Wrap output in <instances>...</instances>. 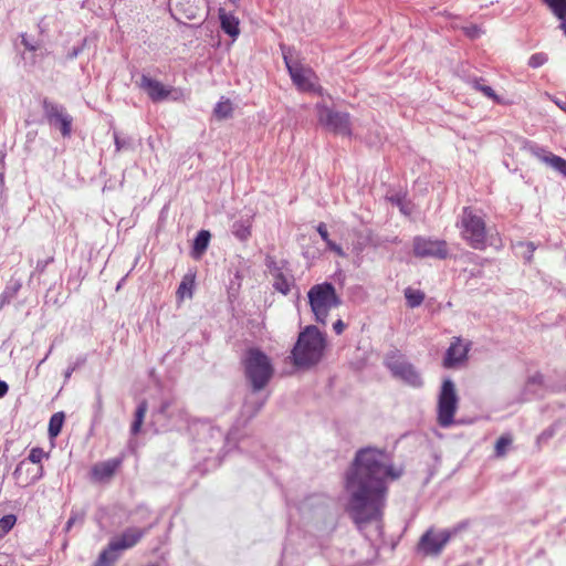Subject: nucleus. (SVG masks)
<instances>
[{
  "label": "nucleus",
  "mask_w": 566,
  "mask_h": 566,
  "mask_svg": "<svg viewBox=\"0 0 566 566\" xmlns=\"http://www.w3.org/2000/svg\"><path fill=\"white\" fill-rule=\"evenodd\" d=\"M513 439L510 434L501 436L495 443V455L502 458L506 454L507 449L511 447Z\"/></svg>",
  "instance_id": "obj_26"
},
{
  "label": "nucleus",
  "mask_w": 566,
  "mask_h": 566,
  "mask_svg": "<svg viewBox=\"0 0 566 566\" xmlns=\"http://www.w3.org/2000/svg\"><path fill=\"white\" fill-rule=\"evenodd\" d=\"M400 475L401 470L394 468L390 457L381 450L369 448L356 454L346 474L348 499L345 511L361 532L369 524H375L376 533H379L387 481Z\"/></svg>",
  "instance_id": "obj_1"
},
{
  "label": "nucleus",
  "mask_w": 566,
  "mask_h": 566,
  "mask_svg": "<svg viewBox=\"0 0 566 566\" xmlns=\"http://www.w3.org/2000/svg\"><path fill=\"white\" fill-rule=\"evenodd\" d=\"M211 234L207 230H201L195 238L191 254L195 259H199L207 250Z\"/></svg>",
  "instance_id": "obj_19"
},
{
  "label": "nucleus",
  "mask_w": 566,
  "mask_h": 566,
  "mask_svg": "<svg viewBox=\"0 0 566 566\" xmlns=\"http://www.w3.org/2000/svg\"><path fill=\"white\" fill-rule=\"evenodd\" d=\"M471 83H472L473 88H475L476 91H480L486 97H489V98H491L493 101H497L499 99L497 95L495 94L493 88L491 86H489V85L483 84L481 80L474 78Z\"/></svg>",
  "instance_id": "obj_30"
},
{
  "label": "nucleus",
  "mask_w": 566,
  "mask_h": 566,
  "mask_svg": "<svg viewBox=\"0 0 566 566\" xmlns=\"http://www.w3.org/2000/svg\"><path fill=\"white\" fill-rule=\"evenodd\" d=\"M548 96L560 109L566 112V103H563L559 99L553 98L551 95H548Z\"/></svg>",
  "instance_id": "obj_42"
},
{
  "label": "nucleus",
  "mask_w": 566,
  "mask_h": 566,
  "mask_svg": "<svg viewBox=\"0 0 566 566\" xmlns=\"http://www.w3.org/2000/svg\"><path fill=\"white\" fill-rule=\"evenodd\" d=\"M146 412H147V402L142 401L136 409L135 419L132 423L130 431L133 434H137L140 431Z\"/></svg>",
  "instance_id": "obj_24"
},
{
  "label": "nucleus",
  "mask_w": 566,
  "mask_h": 566,
  "mask_svg": "<svg viewBox=\"0 0 566 566\" xmlns=\"http://www.w3.org/2000/svg\"><path fill=\"white\" fill-rule=\"evenodd\" d=\"M317 119L325 129L343 135L350 136V117L348 113L337 112L324 104L316 105Z\"/></svg>",
  "instance_id": "obj_7"
},
{
  "label": "nucleus",
  "mask_w": 566,
  "mask_h": 566,
  "mask_svg": "<svg viewBox=\"0 0 566 566\" xmlns=\"http://www.w3.org/2000/svg\"><path fill=\"white\" fill-rule=\"evenodd\" d=\"M117 552L116 548L112 547V543H109L108 547L101 553L94 566H113L118 559Z\"/></svg>",
  "instance_id": "obj_22"
},
{
  "label": "nucleus",
  "mask_w": 566,
  "mask_h": 566,
  "mask_svg": "<svg viewBox=\"0 0 566 566\" xmlns=\"http://www.w3.org/2000/svg\"><path fill=\"white\" fill-rule=\"evenodd\" d=\"M64 422V415L62 412L54 413L49 422V436L55 438L60 434Z\"/></svg>",
  "instance_id": "obj_25"
},
{
  "label": "nucleus",
  "mask_w": 566,
  "mask_h": 566,
  "mask_svg": "<svg viewBox=\"0 0 566 566\" xmlns=\"http://www.w3.org/2000/svg\"><path fill=\"white\" fill-rule=\"evenodd\" d=\"M317 232L319 233L321 238L326 242L328 243V241H331L329 239V235H328V231H327V228H326V224L321 222L318 226H317Z\"/></svg>",
  "instance_id": "obj_35"
},
{
  "label": "nucleus",
  "mask_w": 566,
  "mask_h": 566,
  "mask_svg": "<svg viewBox=\"0 0 566 566\" xmlns=\"http://www.w3.org/2000/svg\"><path fill=\"white\" fill-rule=\"evenodd\" d=\"M541 380H542V376H539V375L534 376V377L532 378V381H534V382H535V381H538V382H539Z\"/></svg>",
  "instance_id": "obj_48"
},
{
  "label": "nucleus",
  "mask_w": 566,
  "mask_h": 566,
  "mask_svg": "<svg viewBox=\"0 0 566 566\" xmlns=\"http://www.w3.org/2000/svg\"><path fill=\"white\" fill-rule=\"evenodd\" d=\"M334 331L336 332V334H342L344 328H345V324L338 319L337 322L334 323Z\"/></svg>",
  "instance_id": "obj_38"
},
{
  "label": "nucleus",
  "mask_w": 566,
  "mask_h": 566,
  "mask_svg": "<svg viewBox=\"0 0 566 566\" xmlns=\"http://www.w3.org/2000/svg\"><path fill=\"white\" fill-rule=\"evenodd\" d=\"M405 297L409 307H418L424 300V293L420 290H413L411 287H407L405 290Z\"/></svg>",
  "instance_id": "obj_23"
},
{
  "label": "nucleus",
  "mask_w": 566,
  "mask_h": 566,
  "mask_svg": "<svg viewBox=\"0 0 566 566\" xmlns=\"http://www.w3.org/2000/svg\"><path fill=\"white\" fill-rule=\"evenodd\" d=\"M283 57L291 78L298 90L304 92L317 91L315 84L316 77L311 69L293 63L285 51H283Z\"/></svg>",
  "instance_id": "obj_10"
},
{
  "label": "nucleus",
  "mask_w": 566,
  "mask_h": 566,
  "mask_svg": "<svg viewBox=\"0 0 566 566\" xmlns=\"http://www.w3.org/2000/svg\"><path fill=\"white\" fill-rule=\"evenodd\" d=\"M458 401L455 385L451 379H446L442 382L438 399V422L441 427L448 428L453 423Z\"/></svg>",
  "instance_id": "obj_6"
},
{
  "label": "nucleus",
  "mask_w": 566,
  "mask_h": 566,
  "mask_svg": "<svg viewBox=\"0 0 566 566\" xmlns=\"http://www.w3.org/2000/svg\"><path fill=\"white\" fill-rule=\"evenodd\" d=\"M458 227L461 238L475 250H484L489 242V230L483 216L471 207H464Z\"/></svg>",
  "instance_id": "obj_3"
},
{
  "label": "nucleus",
  "mask_w": 566,
  "mask_h": 566,
  "mask_svg": "<svg viewBox=\"0 0 566 566\" xmlns=\"http://www.w3.org/2000/svg\"><path fill=\"white\" fill-rule=\"evenodd\" d=\"M468 352L469 344H463L459 337H455L447 350L444 366L451 368L462 363L467 358Z\"/></svg>",
  "instance_id": "obj_14"
},
{
  "label": "nucleus",
  "mask_w": 566,
  "mask_h": 566,
  "mask_svg": "<svg viewBox=\"0 0 566 566\" xmlns=\"http://www.w3.org/2000/svg\"><path fill=\"white\" fill-rule=\"evenodd\" d=\"M21 465H22V463L19 467H17L15 472H18L20 470Z\"/></svg>",
  "instance_id": "obj_50"
},
{
  "label": "nucleus",
  "mask_w": 566,
  "mask_h": 566,
  "mask_svg": "<svg viewBox=\"0 0 566 566\" xmlns=\"http://www.w3.org/2000/svg\"><path fill=\"white\" fill-rule=\"evenodd\" d=\"M17 522V517L13 514H8L0 518V538L9 533Z\"/></svg>",
  "instance_id": "obj_29"
},
{
  "label": "nucleus",
  "mask_w": 566,
  "mask_h": 566,
  "mask_svg": "<svg viewBox=\"0 0 566 566\" xmlns=\"http://www.w3.org/2000/svg\"><path fill=\"white\" fill-rule=\"evenodd\" d=\"M327 248L329 250H332L333 252H335L337 255L339 256H345V252L343 250V248L338 244H336L334 241H328V243H326Z\"/></svg>",
  "instance_id": "obj_36"
},
{
  "label": "nucleus",
  "mask_w": 566,
  "mask_h": 566,
  "mask_svg": "<svg viewBox=\"0 0 566 566\" xmlns=\"http://www.w3.org/2000/svg\"><path fill=\"white\" fill-rule=\"evenodd\" d=\"M252 221L250 218L245 220H238L232 226V233L240 241H247L251 235Z\"/></svg>",
  "instance_id": "obj_21"
},
{
  "label": "nucleus",
  "mask_w": 566,
  "mask_h": 566,
  "mask_svg": "<svg viewBox=\"0 0 566 566\" xmlns=\"http://www.w3.org/2000/svg\"><path fill=\"white\" fill-rule=\"evenodd\" d=\"M84 514L82 512H73L65 525V531L69 532L75 523H82Z\"/></svg>",
  "instance_id": "obj_33"
},
{
  "label": "nucleus",
  "mask_w": 566,
  "mask_h": 566,
  "mask_svg": "<svg viewBox=\"0 0 566 566\" xmlns=\"http://www.w3.org/2000/svg\"><path fill=\"white\" fill-rule=\"evenodd\" d=\"M263 405H264V401L258 402L256 407L253 408V410H252V415H255L262 408Z\"/></svg>",
  "instance_id": "obj_47"
},
{
  "label": "nucleus",
  "mask_w": 566,
  "mask_h": 566,
  "mask_svg": "<svg viewBox=\"0 0 566 566\" xmlns=\"http://www.w3.org/2000/svg\"><path fill=\"white\" fill-rule=\"evenodd\" d=\"M558 20H560L559 28L564 31V34L566 35V12L563 13V17H556Z\"/></svg>",
  "instance_id": "obj_40"
},
{
  "label": "nucleus",
  "mask_w": 566,
  "mask_h": 566,
  "mask_svg": "<svg viewBox=\"0 0 566 566\" xmlns=\"http://www.w3.org/2000/svg\"><path fill=\"white\" fill-rule=\"evenodd\" d=\"M325 346V335L314 325L306 326L300 333L292 350L294 365L297 367H311L316 365L324 355Z\"/></svg>",
  "instance_id": "obj_2"
},
{
  "label": "nucleus",
  "mask_w": 566,
  "mask_h": 566,
  "mask_svg": "<svg viewBox=\"0 0 566 566\" xmlns=\"http://www.w3.org/2000/svg\"><path fill=\"white\" fill-rule=\"evenodd\" d=\"M192 286H193V276L186 275L181 281L177 294L180 298L191 297L192 296Z\"/></svg>",
  "instance_id": "obj_27"
},
{
  "label": "nucleus",
  "mask_w": 566,
  "mask_h": 566,
  "mask_svg": "<svg viewBox=\"0 0 566 566\" xmlns=\"http://www.w3.org/2000/svg\"><path fill=\"white\" fill-rule=\"evenodd\" d=\"M247 379L253 391L262 390L273 376V366L270 358L260 349L251 348L243 360Z\"/></svg>",
  "instance_id": "obj_4"
},
{
  "label": "nucleus",
  "mask_w": 566,
  "mask_h": 566,
  "mask_svg": "<svg viewBox=\"0 0 566 566\" xmlns=\"http://www.w3.org/2000/svg\"><path fill=\"white\" fill-rule=\"evenodd\" d=\"M531 151L533 156H535L538 160L545 163L547 166L552 167L566 177V160L564 158L556 156L541 147H533Z\"/></svg>",
  "instance_id": "obj_16"
},
{
  "label": "nucleus",
  "mask_w": 566,
  "mask_h": 566,
  "mask_svg": "<svg viewBox=\"0 0 566 566\" xmlns=\"http://www.w3.org/2000/svg\"><path fill=\"white\" fill-rule=\"evenodd\" d=\"M44 112L52 125L59 126L61 134L64 137L71 135L72 132V116L66 113L65 108L61 105L44 102Z\"/></svg>",
  "instance_id": "obj_12"
},
{
  "label": "nucleus",
  "mask_w": 566,
  "mask_h": 566,
  "mask_svg": "<svg viewBox=\"0 0 566 566\" xmlns=\"http://www.w3.org/2000/svg\"><path fill=\"white\" fill-rule=\"evenodd\" d=\"M122 462V458H114L96 463L92 468L93 479L98 482L109 480L114 475L116 470L120 467Z\"/></svg>",
  "instance_id": "obj_15"
},
{
  "label": "nucleus",
  "mask_w": 566,
  "mask_h": 566,
  "mask_svg": "<svg viewBox=\"0 0 566 566\" xmlns=\"http://www.w3.org/2000/svg\"><path fill=\"white\" fill-rule=\"evenodd\" d=\"M139 87L143 88L154 102L163 101L171 93L170 88H167L163 83L147 75L140 77Z\"/></svg>",
  "instance_id": "obj_13"
},
{
  "label": "nucleus",
  "mask_w": 566,
  "mask_h": 566,
  "mask_svg": "<svg viewBox=\"0 0 566 566\" xmlns=\"http://www.w3.org/2000/svg\"><path fill=\"white\" fill-rule=\"evenodd\" d=\"M22 43L24 44V46L30 50V51H34L35 50V46L31 45V43H29L24 38L22 39Z\"/></svg>",
  "instance_id": "obj_46"
},
{
  "label": "nucleus",
  "mask_w": 566,
  "mask_h": 566,
  "mask_svg": "<svg viewBox=\"0 0 566 566\" xmlns=\"http://www.w3.org/2000/svg\"><path fill=\"white\" fill-rule=\"evenodd\" d=\"M307 297L316 322L322 324H326L329 311L340 303L335 287L327 282L313 285L307 293Z\"/></svg>",
  "instance_id": "obj_5"
},
{
  "label": "nucleus",
  "mask_w": 566,
  "mask_h": 566,
  "mask_svg": "<svg viewBox=\"0 0 566 566\" xmlns=\"http://www.w3.org/2000/svg\"><path fill=\"white\" fill-rule=\"evenodd\" d=\"M526 248H527V254L525 255V259L527 261H531L533 252L535 251V245L532 242H528L526 244Z\"/></svg>",
  "instance_id": "obj_39"
},
{
  "label": "nucleus",
  "mask_w": 566,
  "mask_h": 566,
  "mask_svg": "<svg viewBox=\"0 0 566 566\" xmlns=\"http://www.w3.org/2000/svg\"><path fill=\"white\" fill-rule=\"evenodd\" d=\"M387 367L394 377L402 380L412 387H420L422 385L421 375L418 370L407 360L400 356L389 357L386 361Z\"/></svg>",
  "instance_id": "obj_8"
},
{
  "label": "nucleus",
  "mask_w": 566,
  "mask_h": 566,
  "mask_svg": "<svg viewBox=\"0 0 566 566\" xmlns=\"http://www.w3.org/2000/svg\"><path fill=\"white\" fill-rule=\"evenodd\" d=\"M553 436V432L552 431H544L541 436H539V440L542 439H548Z\"/></svg>",
  "instance_id": "obj_45"
},
{
  "label": "nucleus",
  "mask_w": 566,
  "mask_h": 566,
  "mask_svg": "<svg viewBox=\"0 0 566 566\" xmlns=\"http://www.w3.org/2000/svg\"><path fill=\"white\" fill-rule=\"evenodd\" d=\"M448 245L444 240L416 237L413 239V254L418 258L446 259Z\"/></svg>",
  "instance_id": "obj_9"
},
{
  "label": "nucleus",
  "mask_w": 566,
  "mask_h": 566,
  "mask_svg": "<svg viewBox=\"0 0 566 566\" xmlns=\"http://www.w3.org/2000/svg\"><path fill=\"white\" fill-rule=\"evenodd\" d=\"M219 18L221 23V29L232 38L239 35V20L232 15L227 13L223 9L219 10Z\"/></svg>",
  "instance_id": "obj_18"
},
{
  "label": "nucleus",
  "mask_w": 566,
  "mask_h": 566,
  "mask_svg": "<svg viewBox=\"0 0 566 566\" xmlns=\"http://www.w3.org/2000/svg\"><path fill=\"white\" fill-rule=\"evenodd\" d=\"M273 286L275 290H277L279 292H281L284 295L289 294V292L291 290L290 282L285 277H283L281 274L277 275Z\"/></svg>",
  "instance_id": "obj_32"
},
{
  "label": "nucleus",
  "mask_w": 566,
  "mask_h": 566,
  "mask_svg": "<svg viewBox=\"0 0 566 566\" xmlns=\"http://www.w3.org/2000/svg\"><path fill=\"white\" fill-rule=\"evenodd\" d=\"M547 61H548L547 54H545L543 52L534 53L528 59V66H531L533 69H537V67H541L542 65H544Z\"/></svg>",
  "instance_id": "obj_31"
},
{
  "label": "nucleus",
  "mask_w": 566,
  "mask_h": 566,
  "mask_svg": "<svg viewBox=\"0 0 566 566\" xmlns=\"http://www.w3.org/2000/svg\"><path fill=\"white\" fill-rule=\"evenodd\" d=\"M114 139H115L116 151H120L126 145L125 140H122L116 133L114 134Z\"/></svg>",
  "instance_id": "obj_37"
},
{
  "label": "nucleus",
  "mask_w": 566,
  "mask_h": 566,
  "mask_svg": "<svg viewBox=\"0 0 566 566\" xmlns=\"http://www.w3.org/2000/svg\"><path fill=\"white\" fill-rule=\"evenodd\" d=\"M75 370V366L73 367H69L64 374V377L65 379H69L71 377V375L73 374V371Z\"/></svg>",
  "instance_id": "obj_44"
},
{
  "label": "nucleus",
  "mask_w": 566,
  "mask_h": 566,
  "mask_svg": "<svg viewBox=\"0 0 566 566\" xmlns=\"http://www.w3.org/2000/svg\"><path fill=\"white\" fill-rule=\"evenodd\" d=\"M9 390L7 382L0 380V398H2Z\"/></svg>",
  "instance_id": "obj_41"
},
{
  "label": "nucleus",
  "mask_w": 566,
  "mask_h": 566,
  "mask_svg": "<svg viewBox=\"0 0 566 566\" xmlns=\"http://www.w3.org/2000/svg\"><path fill=\"white\" fill-rule=\"evenodd\" d=\"M44 457H45V453H44V451H43L42 449H40V448H33V449L30 451L29 460H30L32 463H40Z\"/></svg>",
  "instance_id": "obj_34"
},
{
  "label": "nucleus",
  "mask_w": 566,
  "mask_h": 566,
  "mask_svg": "<svg viewBox=\"0 0 566 566\" xmlns=\"http://www.w3.org/2000/svg\"><path fill=\"white\" fill-rule=\"evenodd\" d=\"M468 34L471 36V38H476L479 35V30L474 27L472 29H470L468 31Z\"/></svg>",
  "instance_id": "obj_43"
},
{
  "label": "nucleus",
  "mask_w": 566,
  "mask_h": 566,
  "mask_svg": "<svg viewBox=\"0 0 566 566\" xmlns=\"http://www.w3.org/2000/svg\"><path fill=\"white\" fill-rule=\"evenodd\" d=\"M555 17H563L566 12V0H543Z\"/></svg>",
  "instance_id": "obj_28"
},
{
  "label": "nucleus",
  "mask_w": 566,
  "mask_h": 566,
  "mask_svg": "<svg viewBox=\"0 0 566 566\" xmlns=\"http://www.w3.org/2000/svg\"><path fill=\"white\" fill-rule=\"evenodd\" d=\"M451 536L452 532L447 530L439 532L429 530L420 538L419 551L426 555H438L442 552Z\"/></svg>",
  "instance_id": "obj_11"
},
{
  "label": "nucleus",
  "mask_w": 566,
  "mask_h": 566,
  "mask_svg": "<svg viewBox=\"0 0 566 566\" xmlns=\"http://www.w3.org/2000/svg\"><path fill=\"white\" fill-rule=\"evenodd\" d=\"M145 531L137 527H130L123 532L120 537L111 542L112 547L117 551L127 549L135 546L139 539L144 536Z\"/></svg>",
  "instance_id": "obj_17"
},
{
  "label": "nucleus",
  "mask_w": 566,
  "mask_h": 566,
  "mask_svg": "<svg viewBox=\"0 0 566 566\" xmlns=\"http://www.w3.org/2000/svg\"><path fill=\"white\" fill-rule=\"evenodd\" d=\"M233 105L229 98H221L213 108V116L218 120H223L232 117Z\"/></svg>",
  "instance_id": "obj_20"
},
{
  "label": "nucleus",
  "mask_w": 566,
  "mask_h": 566,
  "mask_svg": "<svg viewBox=\"0 0 566 566\" xmlns=\"http://www.w3.org/2000/svg\"><path fill=\"white\" fill-rule=\"evenodd\" d=\"M166 407H167V405H164V406L161 407V410H163V411H165Z\"/></svg>",
  "instance_id": "obj_49"
}]
</instances>
